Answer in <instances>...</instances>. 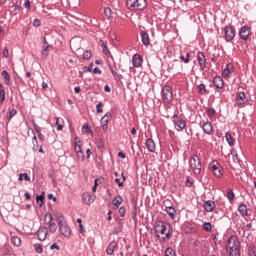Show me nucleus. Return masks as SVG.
I'll list each match as a JSON object with an SVG mask.
<instances>
[{"label": "nucleus", "mask_w": 256, "mask_h": 256, "mask_svg": "<svg viewBox=\"0 0 256 256\" xmlns=\"http://www.w3.org/2000/svg\"><path fill=\"white\" fill-rule=\"evenodd\" d=\"M206 114H207V117H209V119H213V117H215V109L208 108L206 110Z\"/></svg>", "instance_id": "nucleus-39"}, {"label": "nucleus", "mask_w": 256, "mask_h": 256, "mask_svg": "<svg viewBox=\"0 0 256 256\" xmlns=\"http://www.w3.org/2000/svg\"><path fill=\"white\" fill-rule=\"evenodd\" d=\"M36 201H37V203H39V201H42V202H43V196H42V195L37 196V197H36Z\"/></svg>", "instance_id": "nucleus-64"}, {"label": "nucleus", "mask_w": 256, "mask_h": 256, "mask_svg": "<svg viewBox=\"0 0 256 256\" xmlns=\"http://www.w3.org/2000/svg\"><path fill=\"white\" fill-rule=\"evenodd\" d=\"M198 92L200 93V95H205V93H207V88L205 87V84H200L198 86Z\"/></svg>", "instance_id": "nucleus-41"}, {"label": "nucleus", "mask_w": 256, "mask_h": 256, "mask_svg": "<svg viewBox=\"0 0 256 256\" xmlns=\"http://www.w3.org/2000/svg\"><path fill=\"white\" fill-rule=\"evenodd\" d=\"M24 6H25L26 9H31V2L30 1H26L24 3Z\"/></svg>", "instance_id": "nucleus-59"}, {"label": "nucleus", "mask_w": 256, "mask_h": 256, "mask_svg": "<svg viewBox=\"0 0 256 256\" xmlns=\"http://www.w3.org/2000/svg\"><path fill=\"white\" fill-rule=\"evenodd\" d=\"M50 249H56L57 251H59V249H61L57 244H52L51 246H50Z\"/></svg>", "instance_id": "nucleus-60"}, {"label": "nucleus", "mask_w": 256, "mask_h": 256, "mask_svg": "<svg viewBox=\"0 0 256 256\" xmlns=\"http://www.w3.org/2000/svg\"><path fill=\"white\" fill-rule=\"evenodd\" d=\"M155 233L156 237H158V239L164 243L173 237L171 225H169L167 222H157L155 225Z\"/></svg>", "instance_id": "nucleus-1"}, {"label": "nucleus", "mask_w": 256, "mask_h": 256, "mask_svg": "<svg viewBox=\"0 0 256 256\" xmlns=\"http://www.w3.org/2000/svg\"><path fill=\"white\" fill-rule=\"evenodd\" d=\"M226 194H227L229 201H233L235 199V193H233V190L231 188H229L226 191Z\"/></svg>", "instance_id": "nucleus-38"}, {"label": "nucleus", "mask_w": 256, "mask_h": 256, "mask_svg": "<svg viewBox=\"0 0 256 256\" xmlns=\"http://www.w3.org/2000/svg\"><path fill=\"white\" fill-rule=\"evenodd\" d=\"M132 65L133 67H142L143 65V57H141V55L139 54H134L132 57Z\"/></svg>", "instance_id": "nucleus-12"}, {"label": "nucleus", "mask_w": 256, "mask_h": 256, "mask_svg": "<svg viewBox=\"0 0 256 256\" xmlns=\"http://www.w3.org/2000/svg\"><path fill=\"white\" fill-rule=\"evenodd\" d=\"M117 247H119V244L117 243V241H115V240L111 241L106 248L107 255H113L115 253V249H117Z\"/></svg>", "instance_id": "nucleus-13"}, {"label": "nucleus", "mask_w": 256, "mask_h": 256, "mask_svg": "<svg viewBox=\"0 0 256 256\" xmlns=\"http://www.w3.org/2000/svg\"><path fill=\"white\" fill-rule=\"evenodd\" d=\"M60 231L64 237H71V229H69L65 224L60 225Z\"/></svg>", "instance_id": "nucleus-22"}, {"label": "nucleus", "mask_w": 256, "mask_h": 256, "mask_svg": "<svg viewBox=\"0 0 256 256\" xmlns=\"http://www.w3.org/2000/svg\"><path fill=\"white\" fill-rule=\"evenodd\" d=\"M114 181L115 183H117L118 187H123V182L121 181V179L116 178Z\"/></svg>", "instance_id": "nucleus-55"}, {"label": "nucleus", "mask_w": 256, "mask_h": 256, "mask_svg": "<svg viewBox=\"0 0 256 256\" xmlns=\"http://www.w3.org/2000/svg\"><path fill=\"white\" fill-rule=\"evenodd\" d=\"M203 229H204V231H207V233H211L213 226L211 225L210 222H205L203 224Z\"/></svg>", "instance_id": "nucleus-36"}, {"label": "nucleus", "mask_w": 256, "mask_h": 256, "mask_svg": "<svg viewBox=\"0 0 256 256\" xmlns=\"http://www.w3.org/2000/svg\"><path fill=\"white\" fill-rule=\"evenodd\" d=\"M118 157H120V159H125V157H127V156L125 155V153L119 152Z\"/></svg>", "instance_id": "nucleus-61"}, {"label": "nucleus", "mask_w": 256, "mask_h": 256, "mask_svg": "<svg viewBox=\"0 0 256 256\" xmlns=\"http://www.w3.org/2000/svg\"><path fill=\"white\" fill-rule=\"evenodd\" d=\"M225 39L226 41H232V39H235V30H233V27H225Z\"/></svg>", "instance_id": "nucleus-10"}, {"label": "nucleus", "mask_w": 256, "mask_h": 256, "mask_svg": "<svg viewBox=\"0 0 256 256\" xmlns=\"http://www.w3.org/2000/svg\"><path fill=\"white\" fill-rule=\"evenodd\" d=\"M12 245L14 247H20L21 246V238L19 236H14L11 238Z\"/></svg>", "instance_id": "nucleus-29"}, {"label": "nucleus", "mask_w": 256, "mask_h": 256, "mask_svg": "<svg viewBox=\"0 0 256 256\" xmlns=\"http://www.w3.org/2000/svg\"><path fill=\"white\" fill-rule=\"evenodd\" d=\"M126 7L129 11H143L147 8V0H127Z\"/></svg>", "instance_id": "nucleus-3"}, {"label": "nucleus", "mask_w": 256, "mask_h": 256, "mask_svg": "<svg viewBox=\"0 0 256 256\" xmlns=\"http://www.w3.org/2000/svg\"><path fill=\"white\" fill-rule=\"evenodd\" d=\"M238 211L242 217L247 216V206L245 204H240L238 207Z\"/></svg>", "instance_id": "nucleus-27"}, {"label": "nucleus", "mask_w": 256, "mask_h": 256, "mask_svg": "<svg viewBox=\"0 0 256 256\" xmlns=\"http://www.w3.org/2000/svg\"><path fill=\"white\" fill-rule=\"evenodd\" d=\"M161 95L164 105H170L171 101H173V89L166 85L162 88Z\"/></svg>", "instance_id": "nucleus-4"}, {"label": "nucleus", "mask_w": 256, "mask_h": 256, "mask_svg": "<svg viewBox=\"0 0 256 256\" xmlns=\"http://www.w3.org/2000/svg\"><path fill=\"white\" fill-rule=\"evenodd\" d=\"M125 213H127V209H125V207H120L119 208L120 217H125Z\"/></svg>", "instance_id": "nucleus-49"}, {"label": "nucleus", "mask_w": 256, "mask_h": 256, "mask_svg": "<svg viewBox=\"0 0 256 256\" xmlns=\"http://www.w3.org/2000/svg\"><path fill=\"white\" fill-rule=\"evenodd\" d=\"M247 103V96L245 95V92H240L236 96V104L237 105H245Z\"/></svg>", "instance_id": "nucleus-14"}, {"label": "nucleus", "mask_w": 256, "mask_h": 256, "mask_svg": "<svg viewBox=\"0 0 256 256\" xmlns=\"http://www.w3.org/2000/svg\"><path fill=\"white\" fill-rule=\"evenodd\" d=\"M204 209L207 211V213L213 212V209H215V202L213 200H208L204 203Z\"/></svg>", "instance_id": "nucleus-17"}, {"label": "nucleus", "mask_w": 256, "mask_h": 256, "mask_svg": "<svg viewBox=\"0 0 256 256\" xmlns=\"http://www.w3.org/2000/svg\"><path fill=\"white\" fill-rule=\"evenodd\" d=\"M49 85L47 84V82H42V89H48Z\"/></svg>", "instance_id": "nucleus-63"}, {"label": "nucleus", "mask_w": 256, "mask_h": 256, "mask_svg": "<svg viewBox=\"0 0 256 256\" xmlns=\"http://www.w3.org/2000/svg\"><path fill=\"white\" fill-rule=\"evenodd\" d=\"M189 165L195 175L201 173V160L199 156L193 155L189 160Z\"/></svg>", "instance_id": "nucleus-5"}, {"label": "nucleus", "mask_w": 256, "mask_h": 256, "mask_svg": "<svg viewBox=\"0 0 256 256\" xmlns=\"http://www.w3.org/2000/svg\"><path fill=\"white\" fill-rule=\"evenodd\" d=\"M82 130H83L85 133H89V131H90L89 126H88L87 124H84V125H83Z\"/></svg>", "instance_id": "nucleus-56"}, {"label": "nucleus", "mask_w": 256, "mask_h": 256, "mask_svg": "<svg viewBox=\"0 0 256 256\" xmlns=\"http://www.w3.org/2000/svg\"><path fill=\"white\" fill-rule=\"evenodd\" d=\"M0 99L1 103H5V88H3V84H0Z\"/></svg>", "instance_id": "nucleus-34"}, {"label": "nucleus", "mask_w": 256, "mask_h": 256, "mask_svg": "<svg viewBox=\"0 0 256 256\" xmlns=\"http://www.w3.org/2000/svg\"><path fill=\"white\" fill-rule=\"evenodd\" d=\"M2 54H3V57H5L6 59L9 58V49L4 48Z\"/></svg>", "instance_id": "nucleus-53"}, {"label": "nucleus", "mask_w": 256, "mask_h": 256, "mask_svg": "<svg viewBox=\"0 0 256 256\" xmlns=\"http://www.w3.org/2000/svg\"><path fill=\"white\" fill-rule=\"evenodd\" d=\"M96 112L97 113H103V104L101 102H99L97 105H96Z\"/></svg>", "instance_id": "nucleus-46"}, {"label": "nucleus", "mask_w": 256, "mask_h": 256, "mask_svg": "<svg viewBox=\"0 0 256 256\" xmlns=\"http://www.w3.org/2000/svg\"><path fill=\"white\" fill-rule=\"evenodd\" d=\"M202 130L206 135H211V133H213V124H211V122H205L202 125Z\"/></svg>", "instance_id": "nucleus-16"}, {"label": "nucleus", "mask_w": 256, "mask_h": 256, "mask_svg": "<svg viewBox=\"0 0 256 256\" xmlns=\"http://www.w3.org/2000/svg\"><path fill=\"white\" fill-rule=\"evenodd\" d=\"M76 157L79 161H83L85 159V155L83 154V151L81 152H76Z\"/></svg>", "instance_id": "nucleus-47"}, {"label": "nucleus", "mask_w": 256, "mask_h": 256, "mask_svg": "<svg viewBox=\"0 0 256 256\" xmlns=\"http://www.w3.org/2000/svg\"><path fill=\"white\" fill-rule=\"evenodd\" d=\"M113 118V114L111 112H107L100 120V125L103 131H107L109 129V121Z\"/></svg>", "instance_id": "nucleus-7"}, {"label": "nucleus", "mask_w": 256, "mask_h": 256, "mask_svg": "<svg viewBox=\"0 0 256 256\" xmlns=\"http://www.w3.org/2000/svg\"><path fill=\"white\" fill-rule=\"evenodd\" d=\"M140 36H141L143 45H145V47H149L151 43L149 40V34L145 31H141Z\"/></svg>", "instance_id": "nucleus-19"}, {"label": "nucleus", "mask_w": 256, "mask_h": 256, "mask_svg": "<svg viewBox=\"0 0 256 256\" xmlns=\"http://www.w3.org/2000/svg\"><path fill=\"white\" fill-rule=\"evenodd\" d=\"M250 34H251V29L248 26H243L240 29L239 35L241 39H243L244 41H247V39H249Z\"/></svg>", "instance_id": "nucleus-11"}, {"label": "nucleus", "mask_w": 256, "mask_h": 256, "mask_svg": "<svg viewBox=\"0 0 256 256\" xmlns=\"http://www.w3.org/2000/svg\"><path fill=\"white\" fill-rule=\"evenodd\" d=\"M76 139V142H75V146H74V150H75V153H80L81 151V140H79L78 138H75Z\"/></svg>", "instance_id": "nucleus-31"}, {"label": "nucleus", "mask_w": 256, "mask_h": 256, "mask_svg": "<svg viewBox=\"0 0 256 256\" xmlns=\"http://www.w3.org/2000/svg\"><path fill=\"white\" fill-rule=\"evenodd\" d=\"M82 201L86 205H91V203L95 202V195L91 194V192H85L82 195Z\"/></svg>", "instance_id": "nucleus-9"}, {"label": "nucleus", "mask_w": 256, "mask_h": 256, "mask_svg": "<svg viewBox=\"0 0 256 256\" xmlns=\"http://www.w3.org/2000/svg\"><path fill=\"white\" fill-rule=\"evenodd\" d=\"M209 167L215 177H217L218 179H221V177H223V167H221V164H219L217 160L212 161Z\"/></svg>", "instance_id": "nucleus-6"}, {"label": "nucleus", "mask_w": 256, "mask_h": 256, "mask_svg": "<svg viewBox=\"0 0 256 256\" xmlns=\"http://www.w3.org/2000/svg\"><path fill=\"white\" fill-rule=\"evenodd\" d=\"M2 77L4 79L5 85H10L11 83V76L9 75V72L7 70L2 71Z\"/></svg>", "instance_id": "nucleus-25"}, {"label": "nucleus", "mask_w": 256, "mask_h": 256, "mask_svg": "<svg viewBox=\"0 0 256 256\" xmlns=\"http://www.w3.org/2000/svg\"><path fill=\"white\" fill-rule=\"evenodd\" d=\"M197 59H198V63L200 65V68L205 69V63H206L205 54H203V52H198Z\"/></svg>", "instance_id": "nucleus-21"}, {"label": "nucleus", "mask_w": 256, "mask_h": 256, "mask_svg": "<svg viewBox=\"0 0 256 256\" xmlns=\"http://www.w3.org/2000/svg\"><path fill=\"white\" fill-rule=\"evenodd\" d=\"M97 147H98V149H101L103 147V141L99 140L97 142Z\"/></svg>", "instance_id": "nucleus-62"}, {"label": "nucleus", "mask_w": 256, "mask_h": 256, "mask_svg": "<svg viewBox=\"0 0 256 256\" xmlns=\"http://www.w3.org/2000/svg\"><path fill=\"white\" fill-rule=\"evenodd\" d=\"M166 213L171 217V219H175L177 211H175V208L173 207H166Z\"/></svg>", "instance_id": "nucleus-28"}, {"label": "nucleus", "mask_w": 256, "mask_h": 256, "mask_svg": "<svg viewBox=\"0 0 256 256\" xmlns=\"http://www.w3.org/2000/svg\"><path fill=\"white\" fill-rule=\"evenodd\" d=\"M121 203H123V197L116 196L112 201V205L114 206L113 209H118Z\"/></svg>", "instance_id": "nucleus-24"}, {"label": "nucleus", "mask_w": 256, "mask_h": 256, "mask_svg": "<svg viewBox=\"0 0 256 256\" xmlns=\"http://www.w3.org/2000/svg\"><path fill=\"white\" fill-rule=\"evenodd\" d=\"M49 47H51V45H43V48H42L43 57H49Z\"/></svg>", "instance_id": "nucleus-33"}, {"label": "nucleus", "mask_w": 256, "mask_h": 256, "mask_svg": "<svg viewBox=\"0 0 256 256\" xmlns=\"http://www.w3.org/2000/svg\"><path fill=\"white\" fill-rule=\"evenodd\" d=\"M93 73H95L97 75H101L102 71H101V69L96 67V68H94Z\"/></svg>", "instance_id": "nucleus-57"}, {"label": "nucleus", "mask_w": 256, "mask_h": 256, "mask_svg": "<svg viewBox=\"0 0 256 256\" xmlns=\"http://www.w3.org/2000/svg\"><path fill=\"white\" fill-rule=\"evenodd\" d=\"M214 87H217V89H223V78L216 76L213 80Z\"/></svg>", "instance_id": "nucleus-23"}, {"label": "nucleus", "mask_w": 256, "mask_h": 256, "mask_svg": "<svg viewBox=\"0 0 256 256\" xmlns=\"http://www.w3.org/2000/svg\"><path fill=\"white\" fill-rule=\"evenodd\" d=\"M226 249L230 256H240V250H239V240H237V237L231 236L227 241Z\"/></svg>", "instance_id": "nucleus-2"}, {"label": "nucleus", "mask_w": 256, "mask_h": 256, "mask_svg": "<svg viewBox=\"0 0 256 256\" xmlns=\"http://www.w3.org/2000/svg\"><path fill=\"white\" fill-rule=\"evenodd\" d=\"M145 145L148 151H150V153H155L156 147H155V141H153V139L151 138L147 139Z\"/></svg>", "instance_id": "nucleus-18"}, {"label": "nucleus", "mask_w": 256, "mask_h": 256, "mask_svg": "<svg viewBox=\"0 0 256 256\" xmlns=\"http://www.w3.org/2000/svg\"><path fill=\"white\" fill-rule=\"evenodd\" d=\"M102 51L105 55L109 54V48L107 47V45H105V43L102 42Z\"/></svg>", "instance_id": "nucleus-50"}, {"label": "nucleus", "mask_w": 256, "mask_h": 256, "mask_svg": "<svg viewBox=\"0 0 256 256\" xmlns=\"http://www.w3.org/2000/svg\"><path fill=\"white\" fill-rule=\"evenodd\" d=\"M23 179H24V181H31V178L29 177V174H27V173L20 174L18 180L23 181Z\"/></svg>", "instance_id": "nucleus-40"}, {"label": "nucleus", "mask_w": 256, "mask_h": 256, "mask_svg": "<svg viewBox=\"0 0 256 256\" xmlns=\"http://www.w3.org/2000/svg\"><path fill=\"white\" fill-rule=\"evenodd\" d=\"M34 249L36 253H39V254L43 253V245L41 244H34Z\"/></svg>", "instance_id": "nucleus-43"}, {"label": "nucleus", "mask_w": 256, "mask_h": 256, "mask_svg": "<svg viewBox=\"0 0 256 256\" xmlns=\"http://www.w3.org/2000/svg\"><path fill=\"white\" fill-rule=\"evenodd\" d=\"M231 73H233V64H227L226 68L222 72V77L227 79Z\"/></svg>", "instance_id": "nucleus-20"}, {"label": "nucleus", "mask_w": 256, "mask_h": 256, "mask_svg": "<svg viewBox=\"0 0 256 256\" xmlns=\"http://www.w3.org/2000/svg\"><path fill=\"white\" fill-rule=\"evenodd\" d=\"M174 125L175 128L178 131H182V129H185V127L187 126V122H185V120L177 117V115L174 116Z\"/></svg>", "instance_id": "nucleus-8"}, {"label": "nucleus", "mask_w": 256, "mask_h": 256, "mask_svg": "<svg viewBox=\"0 0 256 256\" xmlns=\"http://www.w3.org/2000/svg\"><path fill=\"white\" fill-rule=\"evenodd\" d=\"M44 223L46 225H51V223H53V215H51L50 213H47L44 217Z\"/></svg>", "instance_id": "nucleus-30"}, {"label": "nucleus", "mask_w": 256, "mask_h": 256, "mask_svg": "<svg viewBox=\"0 0 256 256\" xmlns=\"http://www.w3.org/2000/svg\"><path fill=\"white\" fill-rule=\"evenodd\" d=\"M56 220H57L59 227H61V225H64L63 223L65 221V218H63V214L58 213L56 216Z\"/></svg>", "instance_id": "nucleus-35"}, {"label": "nucleus", "mask_w": 256, "mask_h": 256, "mask_svg": "<svg viewBox=\"0 0 256 256\" xmlns=\"http://www.w3.org/2000/svg\"><path fill=\"white\" fill-rule=\"evenodd\" d=\"M226 141L230 147H233L235 145V140L233 139V136H231V133L227 132L225 134Z\"/></svg>", "instance_id": "nucleus-26"}, {"label": "nucleus", "mask_w": 256, "mask_h": 256, "mask_svg": "<svg viewBox=\"0 0 256 256\" xmlns=\"http://www.w3.org/2000/svg\"><path fill=\"white\" fill-rule=\"evenodd\" d=\"M249 256H256V252H255V249L254 248H251L249 250Z\"/></svg>", "instance_id": "nucleus-58"}, {"label": "nucleus", "mask_w": 256, "mask_h": 256, "mask_svg": "<svg viewBox=\"0 0 256 256\" xmlns=\"http://www.w3.org/2000/svg\"><path fill=\"white\" fill-rule=\"evenodd\" d=\"M37 237L39 241H45L47 239V228L42 227L37 232Z\"/></svg>", "instance_id": "nucleus-15"}, {"label": "nucleus", "mask_w": 256, "mask_h": 256, "mask_svg": "<svg viewBox=\"0 0 256 256\" xmlns=\"http://www.w3.org/2000/svg\"><path fill=\"white\" fill-rule=\"evenodd\" d=\"M48 229H49L50 233H56L57 232V224H55V222L48 224Z\"/></svg>", "instance_id": "nucleus-37"}, {"label": "nucleus", "mask_w": 256, "mask_h": 256, "mask_svg": "<svg viewBox=\"0 0 256 256\" xmlns=\"http://www.w3.org/2000/svg\"><path fill=\"white\" fill-rule=\"evenodd\" d=\"M189 53L186 54V57L185 56H180V59L181 61H184V63H189Z\"/></svg>", "instance_id": "nucleus-51"}, {"label": "nucleus", "mask_w": 256, "mask_h": 256, "mask_svg": "<svg viewBox=\"0 0 256 256\" xmlns=\"http://www.w3.org/2000/svg\"><path fill=\"white\" fill-rule=\"evenodd\" d=\"M113 77L115 78L116 81H121V75H119L117 72H115V70H113V68L110 66L109 67Z\"/></svg>", "instance_id": "nucleus-42"}, {"label": "nucleus", "mask_w": 256, "mask_h": 256, "mask_svg": "<svg viewBox=\"0 0 256 256\" xmlns=\"http://www.w3.org/2000/svg\"><path fill=\"white\" fill-rule=\"evenodd\" d=\"M15 115H17V110H15V108H9L8 120L11 121Z\"/></svg>", "instance_id": "nucleus-32"}, {"label": "nucleus", "mask_w": 256, "mask_h": 256, "mask_svg": "<svg viewBox=\"0 0 256 256\" xmlns=\"http://www.w3.org/2000/svg\"><path fill=\"white\" fill-rule=\"evenodd\" d=\"M104 13H105V15H107V17H111V15H112L111 8L104 9Z\"/></svg>", "instance_id": "nucleus-54"}, {"label": "nucleus", "mask_w": 256, "mask_h": 256, "mask_svg": "<svg viewBox=\"0 0 256 256\" xmlns=\"http://www.w3.org/2000/svg\"><path fill=\"white\" fill-rule=\"evenodd\" d=\"M165 256H176L175 250H173V248H167L165 251Z\"/></svg>", "instance_id": "nucleus-44"}, {"label": "nucleus", "mask_w": 256, "mask_h": 256, "mask_svg": "<svg viewBox=\"0 0 256 256\" xmlns=\"http://www.w3.org/2000/svg\"><path fill=\"white\" fill-rule=\"evenodd\" d=\"M83 57L84 59H91V57H93V54L91 53V51H85Z\"/></svg>", "instance_id": "nucleus-48"}, {"label": "nucleus", "mask_w": 256, "mask_h": 256, "mask_svg": "<svg viewBox=\"0 0 256 256\" xmlns=\"http://www.w3.org/2000/svg\"><path fill=\"white\" fill-rule=\"evenodd\" d=\"M56 126L58 131H63V124H61V119L56 118Z\"/></svg>", "instance_id": "nucleus-45"}, {"label": "nucleus", "mask_w": 256, "mask_h": 256, "mask_svg": "<svg viewBox=\"0 0 256 256\" xmlns=\"http://www.w3.org/2000/svg\"><path fill=\"white\" fill-rule=\"evenodd\" d=\"M33 25H34V27H41V20H39L37 18L34 19Z\"/></svg>", "instance_id": "nucleus-52"}]
</instances>
